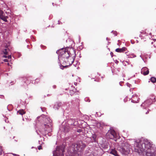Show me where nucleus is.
Instances as JSON below:
<instances>
[{
	"label": "nucleus",
	"instance_id": "1",
	"mask_svg": "<svg viewBox=\"0 0 156 156\" xmlns=\"http://www.w3.org/2000/svg\"><path fill=\"white\" fill-rule=\"evenodd\" d=\"M134 151L139 155L145 153V156H155V149L150 141L142 138L134 141Z\"/></svg>",
	"mask_w": 156,
	"mask_h": 156
},
{
	"label": "nucleus",
	"instance_id": "2",
	"mask_svg": "<svg viewBox=\"0 0 156 156\" xmlns=\"http://www.w3.org/2000/svg\"><path fill=\"white\" fill-rule=\"evenodd\" d=\"M37 120L38 121L41 120L42 122L39 128V131L41 134L45 135L46 133L51 131L52 120L49 117L43 115L37 117Z\"/></svg>",
	"mask_w": 156,
	"mask_h": 156
},
{
	"label": "nucleus",
	"instance_id": "3",
	"mask_svg": "<svg viewBox=\"0 0 156 156\" xmlns=\"http://www.w3.org/2000/svg\"><path fill=\"white\" fill-rule=\"evenodd\" d=\"M56 53L58 55V59L59 61L62 62L64 66L60 65L61 69L67 67L71 65L73 62L72 59L69 58V52L66 49L62 48L57 51Z\"/></svg>",
	"mask_w": 156,
	"mask_h": 156
},
{
	"label": "nucleus",
	"instance_id": "4",
	"mask_svg": "<svg viewBox=\"0 0 156 156\" xmlns=\"http://www.w3.org/2000/svg\"><path fill=\"white\" fill-rule=\"evenodd\" d=\"M73 146L74 148L73 151L76 152L77 151L79 152L82 151L86 147V145L85 144L83 143L81 141H79L77 142L76 144H73Z\"/></svg>",
	"mask_w": 156,
	"mask_h": 156
},
{
	"label": "nucleus",
	"instance_id": "5",
	"mask_svg": "<svg viewBox=\"0 0 156 156\" xmlns=\"http://www.w3.org/2000/svg\"><path fill=\"white\" fill-rule=\"evenodd\" d=\"M120 151L123 154H127L130 152V148L129 145L127 143L124 144V145L120 147Z\"/></svg>",
	"mask_w": 156,
	"mask_h": 156
},
{
	"label": "nucleus",
	"instance_id": "6",
	"mask_svg": "<svg viewBox=\"0 0 156 156\" xmlns=\"http://www.w3.org/2000/svg\"><path fill=\"white\" fill-rule=\"evenodd\" d=\"M64 150L62 147H57L56 150L53 151V156H64Z\"/></svg>",
	"mask_w": 156,
	"mask_h": 156
},
{
	"label": "nucleus",
	"instance_id": "7",
	"mask_svg": "<svg viewBox=\"0 0 156 156\" xmlns=\"http://www.w3.org/2000/svg\"><path fill=\"white\" fill-rule=\"evenodd\" d=\"M155 99V98L153 96H151V97L146 100L142 104L141 106L144 108H146L148 107L151 105L154 101V100Z\"/></svg>",
	"mask_w": 156,
	"mask_h": 156
},
{
	"label": "nucleus",
	"instance_id": "8",
	"mask_svg": "<svg viewBox=\"0 0 156 156\" xmlns=\"http://www.w3.org/2000/svg\"><path fill=\"white\" fill-rule=\"evenodd\" d=\"M107 137L110 139L116 138V134L115 131L112 129L108 131L106 134Z\"/></svg>",
	"mask_w": 156,
	"mask_h": 156
},
{
	"label": "nucleus",
	"instance_id": "9",
	"mask_svg": "<svg viewBox=\"0 0 156 156\" xmlns=\"http://www.w3.org/2000/svg\"><path fill=\"white\" fill-rule=\"evenodd\" d=\"M8 17L5 16L4 12L0 9V18L4 22H7Z\"/></svg>",
	"mask_w": 156,
	"mask_h": 156
},
{
	"label": "nucleus",
	"instance_id": "10",
	"mask_svg": "<svg viewBox=\"0 0 156 156\" xmlns=\"http://www.w3.org/2000/svg\"><path fill=\"white\" fill-rule=\"evenodd\" d=\"M139 98L137 95L136 94H133L132 95L131 98V102L134 103H136L138 102Z\"/></svg>",
	"mask_w": 156,
	"mask_h": 156
},
{
	"label": "nucleus",
	"instance_id": "11",
	"mask_svg": "<svg viewBox=\"0 0 156 156\" xmlns=\"http://www.w3.org/2000/svg\"><path fill=\"white\" fill-rule=\"evenodd\" d=\"M141 72L144 75H147L149 73V70L147 67H144L141 69Z\"/></svg>",
	"mask_w": 156,
	"mask_h": 156
},
{
	"label": "nucleus",
	"instance_id": "12",
	"mask_svg": "<svg viewBox=\"0 0 156 156\" xmlns=\"http://www.w3.org/2000/svg\"><path fill=\"white\" fill-rule=\"evenodd\" d=\"M62 103L61 102H56L55 104L53 107L55 110H58L61 106Z\"/></svg>",
	"mask_w": 156,
	"mask_h": 156
},
{
	"label": "nucleus",
	"instance_id": "13",
	"mask_svg": "<svg viewBox=\"0 0 156 156\" xmlns=\"http://www.w3.org/2000/svg\"><path fill=\"white\" fill-rule=\"evenodd\" d=\"M126 48L125 47H123L122 48H117L115 49V51L116 52L122 53L126 51Z\"/></svg>",
	"mask_w": 156,
	"mask_h": 156
},
{
	"label": "nucleus",
	"instance_id": "14",
	"mask_svg": "<svg viewBox=\"0 0 156 156\" xmlns=\"http://www.w3.org/2000/svg\"><path fill=\"white\" fill-rule=\"evenodd\" d=\"M23 81L24 82L23 86H24L27 85L28 84H29L30 82V80L26 77L24 78Z\"/></svg>",
	"mask_w": 156,
	"mask_h": 156
},
{
	"label": "nucleus",
	"instance_id": "15",
	"mask_svg": "<svg viewBox=\"0 0 156 156\" xmlns=\"http://www.w3.org/2000/svg\"><path fill=\"white\" fill-rule=\"evenodd\" d=\"M110 153L115 156H119L115 149H112Z\"/></svg>",
	"mask_w": 156,
	"mask_h": 156
},
{
	"label": "nucleus",
	"instance_id": "16",
	"mask_svg": "<svg viewBox=\"0 0 156 156\" xmlns=\"http://www.w3.org/2000/svg\"><path fill=\"white\" fill-rule=\"evenodd\" d=\"M25 113V112L23 109H20L17 112V114L23 115Z\"/></svg>",
	"mask_w": 156,
	"mask_h": 156
},
{
	"label": "nucleus",
	"instance_id": "17",
	"mask_svg": "<svg viewBox=\"0 0 156 156\" xmlns=\"http://www.w3.org/2000/svg\"><path fill=\"white\" fill-rule=\"evenodd\" d=\"M69 130V127L67 125L64 127V130L65 132H68Z\"/></svg>",
	"mask_w": 156,
	"mask_h": 156
},
{
	"label": "nucleus",
	"instance_id": "18",
	"mask_svg": "<svg viewBox=\"0 0 156 156\" xmlns=\"http://www.w3.org/2000/svg\"><path fill=\"white\" fill-rule=\"evenodd\" d=\"M136 56L133 53H131L128 56L129 58H133L135 57Z\"/></svg>",
	"mask_w": 156,
	"mask_h": 156
},
{
	"label": "nucleus",
	"instance_id": "19",
	"mask_svg": "<svg viewBox=\"0 0 156 156\" xmlns=\"http://www.w3.org/2000/svg\"><path fill=\"white\" fill-rule=\"evenodd\" d=\"M151 80L152 83H154L156 81V78L154 77H151Z\"/></svg>",
	"mask_w": 156,
	"mask_h": 156
},
{
	"label": "nucleus",
	"instance_id": "20",
	"mask_svg": "<svg viewBox=\"0 0 156 156\" xmlns=\"http://www.w3.org/2000/svg\"><path fill=\"white\" fill-rule=\"evenodd\" d=\"M7 48L6 47L5 49H4L3 50V52L4 54L5 55H6L8 54V51H7Z\"/></svg>",
	"mask_w": 156,
	"mask_h": 156
},
{
	"label": "nucleus",
	"instance_id": "21",
	"mask_svg": "<svg viewBox=\"0 0 156 156\" xmlns=\"http://www.w3.org/2000/svg\"><path fill=\"white\" fill-rule=\"evenodd\" d=\"M84 100L86 102H90V100L88 98H86L84 99Z\"/></svg>",
	"mask_w": 156,
	"mask_h": 156
},
{
	"label": "nucleus",
	"instance_id": "22",
	"mask_svg": "<svg viewBox=\"0 0 156 156\" xmlns=\"http://www.w3.org/2000/svg\"><path fill=\"white\" fill-rule=\"evenodd\" d=\"M39 80L38 79H37L36 80H35L34 81V83H37L39 82Z\"/></svg>",
	"mask_w": 156,
	"mask_h": 156
},
{
	"label": "nucleus",
	"instance_id": "23",
	"mask_svg": "<svg viewBox=\"0 0 156 156\" xmlns=\"http://www.w3.org/2000/svg\"><path fill=\"white\" fill-rule=\"evenodd\" d=\"M126 85L129 87H131L132 86V85L130 84L129 83H126Z\"/></svg>",
	"mask_w": 156,
	"mask_h": 156
},
{
	"label": "nucleus",
	"instance_id": "24",
	"mask_svg": "<svg viewBox=\"0 0 156 156\" xmlns=\"http://www.w3.org/2000/svg\"><path fill=\"white\" fill-rule=\"evenodd\" d=\"M12 107V105H9L7 107V108L8 109V110L10 111H11V110H12V108H11L10 109H8V108L9 107Z\"/></svg>",
	"mask_w": 156,
	"mask_h": 156
},
{
	"label": "nucleus",
	"instance_id": "25",
	"mask_svg": "<svg viewBox=\"0 0 156 156\" xmlns=\"http://www.w3.org/2000/svg\"><path fill=\"white\" fill-rule=\"evenodd\" d=\"M92 137V138L94 139V140L95 141L96 137V136L95 135H93Z\"/></svg>",
	"mask_w": 156,
	"mask_h": 156
},
{
	"label": "nucleus",
	"instance_id": "26",
	"mask_svg": "<svg viewBox=\"0 0 156 156\" xmlns=\"http://www.w3.org/2000/svg\"><path fill=\"white\" fill-rule=\"evenodd\" d=\"M2 147L1 146H0V155L2 153Z\"/></svg>",
	"mask_w": 156,
	"mask_h": 156
},
{
	"label": "nucleus",
	"instance_id": "27",
	"mask_svg": "<svg viewBox=\"0 0 156 156\" xmlns=\"http://www.w3.org/2000/svg\"><path fill=\"white\" fill-rule=\"evenodd\" d=\"M7 57L8 58V59H11V55H9L8 56H7Z\"/></svg>",
	"mask_w": 156,
	"mask_h": 156
},
{
	"label": "nucleus",
	"instance_id": "28",
	"mask_svg": "<svg viewBox=\"0 0 156 156\" xmlns=\"http://www.w3.org/2000/svg\"><path fill=\"white\" fill-rule=\"evenodd\" d=\"M4 61L5 62H8V60L7 59H5L4 60Z\"/></svg>",
	"mask_w": 156,
	"mask_h": 156
},
{
	"label": "nucleus",
	"instance_id": "29",
	"mask_svg": "<svg viewBox=\"0 0 156 156\" xmlns=\"http://www.w3.org/2000/svg\"><path fill=\"white\" fill-rule=\"evenodd\" d=\"M77 132L78 133H80V132H81V129H78L77 130Z\"/></svg>",
	"mask_w": 156,
	"mask_h": 156
},
{
	"label": "nucleus",
	"instance_id": "30",
	"mask_svg": "<svg viewBox=\"0 0 156 156\" xmlns=\"http://www.w3.org/2000/svg\"><path fill=\"white\" fill-rule=\"evenodd\" d=\"M41 146H39L38 147V149L39 150H41Z\"/></svg>",
	"mask_w": 156,
	"mask_h": 156
},
{
	"label": "nucleus",
	"instance_id": "31",
	"mask_svg": "<svg viewBox=\"0 0 156 156\" xmlns=\"http://www.w3.org/2000/svg\"><path fill=\"white\" fill-rule=\"evenodd\" d=\"M56 87V85H54L53 86H52V87L54 89H55Z\"/></svg>",
	"mask_w": 156,
	"mask_h": 156
},
{
	"label": "nucleus",
	"instance_id": "32",
	"mask_svg": "<svg viewBox=\"0 0 156 156\" xmlns=\"http://www.w3.org/2000/svg\"><path fill=\"white\" fill-rule=\"evenodd\" d=\"M3 56L4 58H7V56H6V55H4Z\"/></svg>",
	"mask_w": 156,
	"mask_h": 156
},
{
	"label": "nucleus",
	"instance_id": "33",
	"mask_svg": "<svg viewBox=\"0 0 156 156\" xmlns=\"http://www.w3.org/2000/svg\"><path fill=\"white\" fill-rule=\"evenodd\" d=\"M117 70L118 71V72H119L120 71V69L119 68H117Z\"/></svg>",
	"mask_w": 156,
	"mask_h": 156
},
{
	"label": "nucleus",
	"instance_id": "34",
	"mask_svg": "<svg viewBox=\"0 0 156 156\" xmlns=\"http://www.w3.org/2000/svg\"><path fill=\"white\" fill-rule=\"evenodd\" d=\"M71 121H72L73 122H74V120H73V119H71V120H69V122H70Z\"/></svg>",
	"mask_w": 156,
	"mask_h": 156
},
{
	"label": "nucleus",
	"instance_id": "35",
	"mask_svg": "<svg viewBox=\"0 0 156 156\" xmlns=\"http://www.w3.org/2000/svg\"><path fill=\"white\" fill-rule=\"evenodd\" d=\"M75 124V123H74H74H72V124H71V125H75V124Z\"/></svg>",
	"mask_w": 156,
	"mask_h": 156
},
{
	"label": "nucleus",
	"instance_id": "36",
	"mask_svg": "<svg viewBox=\"0 0 156 156\" xmlns=\"http://www.w3.org/2000/svg\"><path fill=\"white\" fill-rule=\"evenodd\" d=\"M110 54H111V55L112 56V55L113 54V53L112 52H111L110 53Z\"/></svg>",
	"mask_w": 156,
	"mask_h": 156
},
{
	"label": "nucleus",
	"instance_id": "37",
	"mask_svg": "<svg viewBox=\"0 0 156 156\" xmlns=\"http://www.w3.org/2000/svg\"><path fill=\"white\" fill-rule=\"evenodd\" d=\"M60 21L59 20H58V24H60Z\"/></svg>",
	"mask_w": 156,
	"mask_h": 156
},
{
	"label": "nucleus",
	"instance_id": "38",
	"mask_svg": "<svg viewBox=\"0 0 156 156\" xmlns=\"http://www.w3.org/2000/svg\"><path fill=\"white\" fill-rule=\"evenodd\" d=\"M149 113V111H148L147 112H146V114H147Z\"/></svg>",
	"mask_w": 156,
	"mask_h": 156
},
{
	"label": "nucleus",
	"instance_id": "39",
	"mask_svg": "<svg viewBox=\"0 0 156 156\" xmlns=\"http://www.w3.org/2000/svg\"><path fill=\"white\" fill-rule=\"evenodd\" d=\"M106 39L107 41H108L109 40V39L108 37L106 38Z\"/></svg>",
	"mask_w": 156,
	"mask_h": 156
},
{
	"label": "nucleus",
	"instance_id": "40",
	"mask_svg": "<svg viewBox=\"0 0 156 156\" xmlns=\"http://www.w3.org/2000/svg\"><path fill=\"white\" fill-rule=\"evenodd\" d=\"M114 32L115 33V35L116 36L117 35L116 33L115 32Z\"/></svg>",
	"mask_w": 156,
	"mask_h": 156
},
{
	"label": "nucleus",
	"instance_id": "41",
	"mask_svg": "<svg viewBox=\"0 0 156 156\" xmlns=\"http://www.w3.org/2000/svg\"><path fill=\"white\" fill-rule=\"evenodd\" d=\"M112 73H113V75L114 74V73H113V71L112 70Z\"/></svg>",
	"mask_w": 156,
	"mask_h": 156
},
{
	"label": "nucleus",
	"instance_id": "42",
	"mask_svg": "<svg viewBox=\"0 0 156 156\" xmlns=\"http://www.w3.org/2000/svg\"><path fill=\"white\" fill-rule=\"evenodd\" d=\"M7 65L8 66H9V63H7Z\"/></svg>",
	"mask_w": 156,
	"mask_h": 156
},
{
	"label": "nucleus",
	"instance_id": "43",
	"mask_svg": "<svg viewBox=\"0 0 156 156\" xmlns=\"http://www.w3.org/2000/svg\"><path fill=\"white\" fill-rule=\"evenodd\" d=\"M140 57L143 59L141 55H140Z\"/></svg>",
	"mask_w": 156,
	"mask_h": 156
},
{
	"label": "nucleus",
	"instance_id": "44",
	"mask_svg": "<svg viewBox=\"0 0 156 156\" xmlns=\"http://www.w3.org/2000/svg\"><path fill=\"white\" fill-rule=\"evenodd\" d=\"M156 41V39H154V41Z\"/></svg>",
	"mask_w": 156,
	"mask_h": 156
},
{
	"label": "nucleus",
	"instance_id": "45",
	"mask_svg": "<svg viewBox=\"0 0 156 156\" xmlns=\"http://www.w3.org/2000/svg\"><path fill=\"white\" fill-rule=\"evenodd\" d=\"M153 42H151V43L152 44H153Z\"/></svg>",
	"mask_w": 156,
	"mask_h": 156
},
{
	"label": "nucleus",
	"instance_id": "46",
	"mask_svg": "<svg viewBox=\"0 0 156 156\" xmlns=\"http://www.w3.org/2000/svg\"><path fill=\"white\" fill-rule=\"evenodd\" d=\"M34 147H31V148H33Z\"/></svg>",
	"mask_w": 156,
	"mask_h": 156
},
{
	"label": "nucleus",
	"instance_id": "47",
	"mask_svg": "<svg viewBox=\"0 0 156 156\" xmlns=\"http://www.w3.org/2000/svg\"><path fill=\"white\" fill-rule=\"evenodd\" d=\"M119 84H120V85L121 86V84H120V83H119Z\"/></svg>",
	"mask_w": 156,
	"mask_h": 156
},
{
	"label": "nucleus",
	"instance_id": "48",
	"mask_svg": "<svg viewBox=\"0 0 156 156\" xmlns=\"http://www.w3.org/2000/svg\"><path fill=\"white\" fill-rule=\"evenodd\" d=\"M37 124H38V122H37Z\"/></svg>",
	"mask_w": 156,
	"mask_h": 156
},
{
	"label": "nucleus",
	"instance_id": "49",
	"mask_svg": "<svg viewBox=\"0 0 156 156\" xmlns=\"http://www.w3.org/2000/svg\"><path fill=\"white\" fill-rule=\"evenodd\" d=\"M5 122H7L6 121V120H5Z\"/></svg>",
	"mask_w": 156,
	"mask_h": 156
},
{
	"label": "nucleus",
	"instance_id": "50",
	"mask_svg": "<svg viewBox=\"0 0 156 156\" xmlns=\"http://www.w3.org/2000/svg\"><path fill=\"white\" fill-rule=\"evenodd\" d=\"M29 121H30V119H29Z\"/></svg>",
	"mask_w": 156,
	"mask_h": 156
},
{
	"label": "nucleus",
	"instance_id": "51",
	"mask_svg": "<svg viewBox=\"0 0 156 156\" xmlns=\"http://www.w3.org/2000/svg\"><path fill=\"white\" fill-rule=\"evenodd\" d=\"M23 120H24V119H23Z\"/></svg>",
	"mask_w": 156,
	"mask_h": 156
}]
</instances>
